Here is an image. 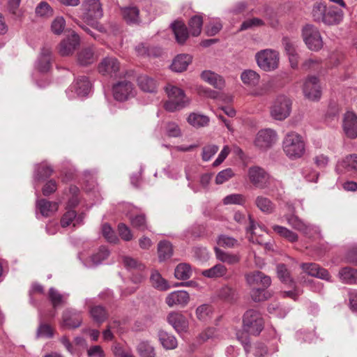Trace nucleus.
<instances>
[{
	"mask_svg": "<svg viewBox=\"0 0 357 357\" xmlns=\"http://www.w3.org/2000/svg\"><path fill=\"white\" fill-rule=\"evenodd\" d=\"M98 70L101 75L114 78L121 77L126 73L118 59L112 56L104 58L98 64Z\"/></svg>",
	"mask_w": 357,
	"mask_h": 357,
	"instance_id": "obj_5",
	"label": "nucleus"
},
{
	"mask_svg": "<svg viewBox=\"0 0 357 357\" xmlns=\"http://www.w3.org/2000/svg\"><path fill=\"white\" fill-rule=\"evenodd\" d=\"M227 273V268L222 264H218L211 268L204 270L202 275L208 278H218L225 276Z\"/></svg>",
	"mask_w": 357,
	"mask_h": 357,
	"instance_id": "obj_37",
	"label": "nucleus"
},
{
	"mask_svg": "<svg viewBox=\"0 0 357 357\" xmlns=\"http://www.w3.org/2000/svg\"><path fill=\"white\" fill-rule=\"evenodd\" d=\"M110 252L105 246H100L98 249L89 254L82 252L79 255V259L87 267H93L101 264L106 259Z\"/></svg>",
	"mask_w": 357,
	"mask_h": 357,
	"instance_id": "obj_11",
	"label": "nucleus"
},
{
	"mask_svg": "<svg viewBox=\"0 0 357 357\" xmlns=\"http://www.w3.org/2000/svg\"><path fill=\"white\" fill-rule=\"evenodd\" d=\"M82 6L84 11L83 19L88 23L93 19L102 17V9L99 0H84Z\"/></svg>",
	"mask_w": 357,
	"mask_h": 357,
	"instance_id": "obj_13",
	"label": "nucleus"
},
{
	"mask_svg": "<svg viewBox=\"0 0 357 357\" xmlns=\"http://www.w3.org/2000/svg\"><path fill=\"white\" fill-rule=\"evenodd\" d=\"M312 17L314 21L322 22L328 26L340 24L344 17L343 11L335 6L327 7L325 4L317 2L313 5Z\"/></svg>",
	"mask_w": 357,
	"mask_h": 357,
	"instance_id": "obj_1",
	"label": "nucleus"
},
{
	"mask_svg": "<svg viewBox=\"0 0 357 357\" xmlns=\"http://www.w3.org/2000/svg\"><path fill=\"white\" fill-rule=\"evenodd\" d=\"M158 339L162 346L166 349H174L177 347L176 337L165 331L160 330L158 332Z\"/></svg>",
	"mask_w": 357,
	"mask_h": 357,
	"instance_id": "obj_34",
	"label": "nucleus"
},
{
	"mask_svg": "<svg viewBox=\"0 0 357 357\" xmlns=\"http://www.w3.org/2000/svg\"><path fill=\"white\" fill-rule=\"evenodd\" d=\"M234 175L235 173L231 168H227L218 173L215 182L217 185L223 184L233 178Z\"/></svg>",
	"mask_w": 357,
	"mask_h": 357,
	"instance_id": "obj_56",
	"label": "nucleus"
},
{
	"mask_svg": "<svg viewBox=\"0 0 357 357\" xmlns=\"http://www.w3.org/2000/svg\"><path fill=\"white\" fill-rule=\"evenodd\" d=\"M89 313L93 320L98 324H102L108 317V314L105 309L100 305L91 307L89 310Z\"/></svg>",
	"mask_w": 357,
	"mask_h": 357,
	"instance_id": "obj_42",
	"label": "nucleus"
},
{
	"mask_svg": "<svg viewBox=\"0 0 357 357\" xmlns=\"http://www.w3.org/2000/svg\"><path fill=\"white\" fill-rule=\"evenodd\" d=\"M201 78L216 89H222L225 86L223 78L211 70H204L201 73Z\"/></svg>",
	"mask_w": 357,
	"mask_h": 357,
	"instance_id": "obj_27",
	"label": "nucleus"
},
{
	"mask_svg": "<svg viewBox=\"0 0 357 357\" xmlns=\"http://www.w3.org/2000/svg\"><path fill=\"white\" fill-rule=\"evenodd\" d=\"M83 217L82 215L76 218V213L73 210H68L66 213L63 215L61 220V225L63 227H66L73 222V227L77 225H81L82 222Z\"/></svg>",
	"mask_w": 357,
	"mask_h": 357,
	"instance_id": "obj_38",
	"label": "nucleus"
},
{
	"mask_svg": "<svg viewBox=\"0 0 357 357\" xmlns=\"http://www.w3.org/2000/svg\"><path fill=\"white\" fill-rule=\"evenodd\" d=\"M219 147L215 144H209L203 148L202 160L208 161L218 152Z\"/></svg>",
	"mask_w": 357,
	"mask_h": 357,
	"instance_id": "obj_62",
	"label": "nucleus"
},
{
	"mask_svg": "<svg viewBox=\"0 0 357 357\" xmlns=\"http://www.w3.org/2000/svg\"><path fill=\"white\" fill-rule=\"evenodd\" d=\"M158 258L163 261L170 258L173 254L172 244L167 241H161L158 245Z\"/></svg>",
	"mask_w": 357,
	"mask_h": 357,
	"instance_id": "obj_39",
	"label": "nucleus"
},
{
	"mask_svg": "<svg viewBox=\"0 0 357 357\" xmlns=\"http://www.w3.org/2000/svg\"><path fill=\"white\" fill-rule=\"evenodd\" d=\"M245 280L247 283L254 288L255 287L268 288L271 283V278L260 271H255L246 274Z\"/></svg>",
	"mask_w": 357,
	"mask_h": 357,
	"instance_id": "obj_18",
	"label": "nucleus"
},
{
	"mask_svg": "<svg viewBox=\"0 0 357 357\" xmlns=\"http://www.w3.org/2000/svg\"><path fill=\"white\" fill-rule=\"evenodd\" d=\"M150 280L152 286L160 291H166L170 288L168 282L157 271L152 272Z\"/></svg>",
	"mask_w": 357,
	"mask_h": 357,
	"instance_id": "obj_40",
	"label": "nucleus"
},
{
	"mask_svg": "<svg viewBox=\"0 0 357 357\" xmlns=\"http://www.w3.org/2000/svg\"><path fill=\"white\" fill-rule=\"evenodd\" d=\"M214 251L216 258L223 263L235 264L240 261V257L238 255L225 252L218 247L214 248Z\"/></svg>",
	"mask_w": 357,
	"mask_h": 357,
	"instance_id": "obj_36",
	"label": "nucleus"
},
{
	"mask_svg": "<svg viewBox=\"0 0 357 357\" xmlns=\"http://www.w3.org/2000/svg\"><path fill=\"white\" fill-rule=\"evenodd\" d=\"M278 141V135L272 129L266 128L259 130L255 139V145L261 151L271 149Z\"/></svg>",
	"mask_w": 357,
	"mask_h": 357,
	"instance_id": "obj_12",
	"label": "nucleus"
},
{
	"mask_svg": "<svg viewBox=\"0 0 357 357\" xmlns=\"http://www.w3.org/2000/svg\"><path fill=\"white\" fill-rule=\"evenodd\" d=\"M187 121L193 127L200 128L208 124L209 118L206 115L193 112L188 116Z\"/></svg>",
	"mask_w": 357,
	"mask_h": 357,
	"instance_id": "obj_41",
	"label": "nucleus"
},
{
	"mask_svg": "<svg viewBox=\"0 0 357 357\" xmlns=\"http://www.w3.org/2000/svg\"><path fill=\"white\" fill-rule=\"evenodd\" d=\"M248 177L250 181L256 187L260 189L270 188L273 179L266 171L257 166L251 167L248 169Z\"/></svg>",
	"mask_w": 357,
	"mask_h": 357,
	"instance_id": "obj_9",
	"label": "nucleus"
},
{
	"mask_svg": "<svg viewBox=\"0 0 357 357\" xmlns=\"http://www.w3.org/2000/svg\"><path fill=\"white\" fill-rule=\"evenodd\" d=\"M112 93L115 100L123 102L135 97L136 89L131 82L125 79L113 85Z\"/></svg>",
	"mask_w": 357,
	"mask_h": 357,
	"instance_id": "obj_8",
	"label": "nucleus"
},
{
	"mask_svg": "<svg viewBox=\"0 0 357 357\" xmlns=\"http://www.w3.org/2000/svg\"><path fill=\"white\" fill-rule=\"evenodd\" d=\"M97 59V56L95 54L94 49L93 47L83 48L77 54V61L81 66H88Z\"/></svg>",
	"mask_w": 357,
	"mask_h": 357,
	"instance_id": "obj_29",
	"label": "nucleus"
},
{
	"mask_svg": "<svg viewBox=\"0 0 357 357\" xmlns=\"http://www.w3.org/2000/svg\"><path fill=\"white\" fill-rule=\"evenodd\" d=\"M341 167L347 170H354L357 172V154L348 155L339 161L337 168Z\"/></svg>",
	"mask_w": 357,
	"mask_h": 357,
	"instance_id": "obj_44",
	"label": "nucleus"
},
{
	"mask_svg": "<svg viewBox=\"0 0 357 357\" xmlns=\"http://www.w3.org/2000/svg\"><path fill=\"white\" fill-rule=\"evenodd\" d=\"M52 172L53 169L50 166L47 165L46 163H42L38 165L34 175V178L35 180L40 181L45 178L50 177Z\"/></svg>",
	"mask_w": 357,
	"mask_h": 357,
	"instance_id": "obj_52",
	"label": "nucleus"
},
{
	"mask_svg": "<svg viewBox=\"0 0 357 357\" xmlns=\"http://www.w3.org/2000/svg\"><path fill=\"white\" fill-rule=\"evenodd\" d=\"M338 278L344 284H357V269L351 267H344L338 273Z\"/></svg>",
	"mask_w": 357,
	"mask_h": 357,
	"instance_id": "obj_28",
	"label": "nucleus"
},
{
	"mask_svg": "<svg viewBox=\"0 0 357 357\" xmlns=\"http://www.w3.org/2000/svg\"><path fill=\"white\" fill-rule=\"evenodd\" d=\"M272 229L279 236L286 238L290 242H295L298 240L297 234L284 227L273 225Z\"/></svg>",
	"mask_w": 357,
	"mask_h": 357,
	"instance_id": "obj_47",
	"label": "nucleus"
},
{
	"mask_svg": "<svg viewBox=\"0 0 357 357\" xmlns=\"http://www.w3.org/2000/svg\"><path fill=\"white\" fill-rule=\"evenodd\" d=\"M52 49L49 47H43L36 62V68L41 73L49 71L52 63Z\"/></svg>",
	"mask_w": 357,
	"mask_h": 357,
	"instance_id": "obj_21",
	"label": "nucleus"
},
{
	"mask_svg": "<svg viewBox=\"0 0 357 357\" xmlns=\"http://www.w3.org/2000/svg\"><path fill=\"white\" fill-rule=\"evenodd\" d=\"M303 93L308 99L312 100H317L320 98L321 87L316 77H309L305 80L303 85Z\"/></svg>",
	"mask_w": 357,
	"mask_h": 357,
	"instance_id": "obj_16",
	"label": "nucleus"
},
{
	"mask_svg": "<svg viewBox=\"0 0 357 357\" xmlns=\"http://www.w3.org/2000/svg\"><path fill=\"white\" fill-rule=\"evenodd\" d=\"M101 230L102 236L108 242L116 243L119 241L117 236L109 224H103Z\"/></svg>",
	"mask_w": 357,
	"mask_h": 357,
	"instance_id": "obj_57",
	"label": "nucleus"
},
{
	"mask_svg": "<svg viewBox=\"0 0 357 357\" xmlns=\"http://www.w3.org/2000/svg\"><path fill=\"white\" fill-rule=\"evenodd\" d=\"M258 66L263 70L269 72L275 70L279 64V53L271 49L258 52L255 55Z\"/></svg>",
	"mask_w": 357,
	"mask_h": 357,
	"instance_id": "obj_4",
	"label": "nucleus"
},
{
	"mask_svg": "<svg viewBox=\"0 0 357 357\" xmlns=\"http://www.w3.org/2000/svg\"><path fill=\"white\" fill-rule=\"evenodd\" d=\"M130 222L132 227L139 230L144 231L148 229L146 218L144 215H138L130 218Z\"/></svg>",
	"mask_w": 357,
	"mask_h": 357,
	"instance_id": "obj_58",
	"label": "nucleus"
},
{
	"mask_svg": "<svg viewBox=\"0 0 357 357\" xmlns=\"http://www.w3.org/2000/svg\"><path fill=\"white\" fill-rule=\"evenodd\" d=\"M303 270L309 275L316 277L325 280H330L329 273L325 268L314 263L302 264Z\"/></svg>",
	"mask_w": 357,
	"mask_h": 357,
	"instance_id": "obj_23",
	"label": "nucleus"
},
{
	"mask_svg": "<svg viewBox=\"0 0 357 357\" xmlns=\"http://www.w3.org/2000/svg\"><path fill=\"white\" fill-rule=\"evenodd\" d=\"M36 207L43 216H50L57 211L58 204L43 199L37 201Z\"/></svg>",
	"mask_w": 357,
	"mask_h": 357,
	"instance_id": "obj_31",
	"label": "nucleus"
},
{
	"mask_svg": "<svg viewBox=\"0 0 357 357\" xmlns=\"http://www.w3.org/2000/svg\"><path fill=\"white\" fill-rule=\"evenodd\" d=\"M222 29V24L218 19H213L206 26V33L209 36H215Z\"/></svg>",
	"mask_w": 357,
	"mask_h": 357,
	"instance_id": "obj_64",
	"label": "nucleus"
},
{
	"mask_svg": "<svg viewBox=\"0 0 357 357\" xmlns=\"http://www.w3.org/2000/svg\"><path fill=\"white\" fill-rule=\"evenodd\" d=\"M165 134L169 137H180L182 136L179 126L173 121H169L165 124Z\"/></svg>",
	"mask_w": 357,
	"mask_h": 357,
	"instance_id": "obj_55",
	"label": "nucleus"
},
{
	"mask_svg": "<svg viewBox=\"0 0 357 357\" xmlns=\"http://www.w3.org/2000/svg\"><path fill=\"white\" fill-rule=\"evenodd\" d=\"M342 130L347 137L357 138V114L353 111L346 112L342 117Z\"/></svg>",
	"mask_w": 357,
	"mask_h": 357,
	"instance_id": "obj_14",
	"label": "nucleus"
},
{
	"mask_svg": "<svg viewBox=\"0 0 357 357\" xmlns=\"http://www.w3.org/2000/svg\"><path fill=\"white\" fill-rule=\"evenodd\" d=\"M189 301V294L183 290L172 291L165 298V303L170 307L174 306H185Z\"/></svg>",
	"mask_w": 357,
	"mask_h": 357,
	"instance_id": "obj_19",
	"label": "nucleus"
},
{
	"mask_svg": "<svg viewBox=\"0 0 357 357\" xmlns=\"http://www.w3.org/2000/svg\"><path fill=\"white\" fill-rule=\"evenodd\" d=\"M172 26L176 41L180 44L184 43L188 38V31L184 23L175 22Z\"/></svg>",
	"mask_w": 357,
	"mask_h": 357,
	"instance_id": "obj_33",
	"label": "nucleus"
},
{
	"mask_svg": "<svg viewBox=\"0 0 357 357\" xmlns=\"http://www.w3.org/2000/svg\"><path fill=\"white\" fill-rule=\"evenodd\" d=\"M36 14L41 17H50L53 15V9L50 4L45 1H42L36 8Z\"/></svg>",
	"mask_w": 357,
	"mask_h": 357,
	"instance_id": "obj_54",
	"label": "nucleus"
},
{
	"mask_svg": "<svg viewBox=\"0 0 357 357\" xmlns=\"http://www.w3.org/2000/svg\"><path fill=\"white\" fill-rule=\"evenodd\" d=\"M284 50L288 55L291 66L295 68L298 64V54L297 52L298 40L295 38L284 37L282 40Z\"/></svg>",
	"mask_w": 357,
	"mask_h": 357,
	"instance_id": "obj_15",
	"label": "nucleus"
},
{
	"mask_svg": "<svg viewBox=\"0 0 357 357\" xmlns=\"http://www.w3.org/2000/svg\"><path fill=\"white\" fill-rule=\"evenodd\" d=\"M79 44V36L75 32H73L70 36L61 42L59 52L63 56H69L74 52Z\"/></svg>",
	"mask_w": 357,
	"mask_h": 357,
	"instance_id": "obj_17",
	"label": "nucleus"
},
{
	"mask_svg": "<svg viewBox=\"0 0 357 357\" xmlns=\"http://www.w3.org/2000/svg\"><path fill=\"white\" fill-rule=\"evenodd\" d=\"M66 26V21L63 17H56L51 24L52 31L56 35L61 34Z\"/></svg>",
	"mask_w": 357,
	"mask_h": 357,
	"instance_id": "obj_59",
	"label": "nucleus"
},
{
	"mask_svg": "<svg viewBox=\"0 0 357 357\" xmlns=\"http://www.w3.org/2000/svg\"><path fill=\"white\" fill-rule=\"evenodd\" d=\"M203 20L201 16L195 15L189 21V26L191 34L193 36H197L200 34L202 27Z\"/></svg>",
	"mask_w": 357,
	"mask_h": 357,
	"instance_id": "obj_50",
	"label": "nucleus"
},
{
	"mask_svg": "<svg viewBox=\"0 0 357 357\" xmlns=\"http://www.w3.org/2000/svg\"><path fill=\"white\" fill-rule=\"evenodd\" d=\"M71 88L75 91L78 96L84 97L90 92L91 84L86 77L82 76L76 79Z\"/></svg>",
	"mask_w": 357,
	"mask_h": 357,
	"instance_id": "obj_26",
	"label": "nucleus"
},
{
	"mask_svg": "<svg viewBox=\"0 0 357 357\" xmlns=\"http://www.w3.org/2000/svg\"><path fill=\"white\" fill-rule=\"evenodd\" d=\"M291 102L286 96H278L271 109V116L275 120L282 121L287 118L291 112Z\"/></svg>",
	"mask_w": 357,
	"mask_h": 357,
	"instance_id": "obj_10",
	"label": "nucleus"
},
{
	"mask_svg": "<svg viewBox=\"0 0 357 357\" xmlns=\"http://www.w3.org/2000/svg\"><path fill=\"white\" fill-rule=\"evenodd\" d=\"M137 351L140 357H155L154 347L148 341L140 342L137 347Z\"/></svg>",
	"mask_w": 357,
	"mask_h": 357,
	"instance_id": "obj_46",
	"label": "nucleus"
},
{
	"mask_svg": "<svg viewBox=\"0 0 357 357\" xmlns=\"http://www.w3.org/2000/svg\"><path fill=\"white\" fill-rule=\"evenodd\" d=\"M68 295L61 294L56 289L51 287L49 290V299L54 308L66 303Z\"/></svg>",
	"mask_w": 357,
	"mask_h": 357,
	"instance_id": "obj_45",
	"label": "nucleus"
},
{
	"mask_svg": "<svg viewBox=\"0 0 357 357\" xmlns=\"http://www.w3.org/2000/svg\"><path fill=\"white\" fill-rule=\"evenodd\" d=\"M167 321L178 333L185 332L188 328V319L179 312L169 313L167 316Z\"/></svg>",
	"mask_w": 357,
	"mask_h": 357,
	"instance_id": "obj_22",
	"label": "nucleus"
},
{
	"mask_svg": "<svg viewBox=\"0 0 357 357\" xmlns=\"http://www.w3.org/2000/svg\"><path fill=\"white\" fill-rule=\"evenodd\" d=\"M266 289L261 287L253 288L250 293L252 299L255 302H260L267 299L268 296L265 291Z\"/></svg>",
	"mask_w": 357,
	"mask_h": 357,
	"instance_id": "obj_61",
	"label": "nucleus"
},
{
	"mask_svg": "<svg viewBox=\"0 0 357 357\" xmlns=\"http://www.w3.org/2000/svg\"><path fill=\"white\" fill-rule=\"evenodd\" d=\"M255 205L261 213L266 215L273 213L276 209L275 204L264 195H258L255 197Z\"/></svg>",
	"mask_w": 357,
	"mask_h": 357,
	"instance_id": "obj_24",
	"label": "nucleus"
},
{
	"mask_svg": "<svg viewBox=\"0 0 357 357\" xmlns=\"http://www.w3.org/2000/svg\"><path fill=\"white\" fill-rule=\"evenodd\" d=\"M241 79L248 86H255L260 80V75L252 70H245L241 73Z\"/></svg>",
	"mask_w": 357,
	"mask_h": 357,
	"instance_id": "obj_35",
	"label": "nucleus"
},
{
	"mask_svg": "<svg viewBox=\"0 0 357 357\" xmlns=\"http://www.w3.org/2000/svg\"><path fill=\"white\" fill-rule=\"evenodd\" d=\"M286 220L288 224L290 225L294 229L302 231L306 235L310 236L312 230L317 231V228L311 225H306L294 215H287Z\"/></svg>",
	"mask_w": 357,
	"mask_h": 357,
	"instance_id": "obj_25",
	"label": "nucleus"
},
{
	"mask_svg": "<svg viewBox=\"0 0 357 357\" xmlns=\"http://www.w3.org/2000/svg\"><path fill=\"white\" fill-rule=\"evenodd\" d=\"M112 349L114 357H135L130 349H124L119 344L113 345Z\"/></svg>",
	"mask_w": 357,
	"mask_h": 357,
	"instance_id": "obj_60",
	"label": "nucleus"
},
{
	"mask_svg": "<svg viewBox=\"0 0 357 357\" xmlns=\"http://www.w3.org/2000/svg\"><path fill=\"white\" fill-rule=\"evenodd\" d=\"M213 311L211 305L203 304L196 309V315L200 321H206L211 317Z\"/></svg>",
	"mask_w": 357,
	"mask_h": 357,
	"instance_id": "obj_53",
	"label": "nucleus"
},
{
	"mask_svg": "<svg viewBox=\"0 0 357 357\" xmlns=\"http://www.w3.org/2000/svg\"><path fill=\"white\" fill-rule=\"evenodd\" d=\"M165 91L168 96V100L165 103L164 107L167 111L174 112L189 105L190 99L180 88L172 84H167L165 87Z\"/></svg>",
	"mask_w": 357,
	"mask_h": 357,
	"instance_id": "obj_3",
	"label": "nucleus"
},
{
	"mask_svg": "<svg viewBox=\"0 0 357 357\" xmlns=\"http://www.w3.org/2000/svg\"><path fill=\"white\" fill-rule=\"evenodd\" d=\"M302 36L307 47L312 51H318L323 47L319 31L314 26L307 24L303 28Z\"/></svg>",
	"mask_w": 357,
	"mask_h": 357,
	"instance_id": "obj_7",
	"label": "nucleus"
},
{
	"mask_svg": "<svg viewBox=\"0 0 357 357\" xmlns=\"http://www.w3.org/2000/svg\"><path fill=\"white\" fill-rule=\"evenodd\" d=\"M123 263L125 267L128 269H137L141 271L144 268V266L143 264L139 263L137 260L130 257H123Z\"/></svg>",
	"mask_w": 357,
	"mask_h": 357,
	"instance_id": "obj_63",
	"label": "nucleus"
},
{
	"mask_svg": "<svg viewBox=\"0 0 357 357\" xmlns=\"http://www.w3.org/2000/svg\"><path fill=\"white\" fill-rule=\"evenodd\" d=\"M137 84L139 87L144 92L154 93L156 91V82L147 75H139L137 78Z\"/></svg>",
	"mask_w": 357,
	"mask_h": 357,
	"instance_id": "obj_32",
	"label": "nucleus"
},
{
	"mask_svg": "<svg viewBox=\"0 0 357 357\" xmlns=\"http://www.w3.org/2000/svg\"><path fill=\"white\" fill-rule=\"evenodd\" d=\"M263 328V319L260 314L254 310H248L243 316V329L248 333L257 335Z\"/></svg>",
	"mask_w": 357,
	"mask_h": 357,
	"instance_id": "obj_6",
	"label": "nucleus"
},
{
	"mask_svg": "<svg viewBox=\"0 0 357 357\" xmlns=\"http://www.w3.org/2000/svg\"><path fill=\"white\" fill-rule=\"evenodd\" d=\"M282 149L289 158L296 160L305 154V143L301 135L295 132H289L282 140Z\"/></svg>",
	"mask_w": 357,
	"mask_h": 357,
	"instance_id": "obj_2",
	"label": "nucleus"
},
{
	"mask_svg": "<svg viewBox=\"0 0 357 357\" xmlns=\"http://www.w3.org/2000/svg\"><path fill=\"white\" fill-rule=\"evenodd\" d=\"M246 202V197L243 194L234 193L227 195L222 199L224 205H240L243 206Z\"/></svg>",
	"mask_w": 357,
	"mask_h": 357,
	"instance_id": "obj_48",
	"label": "nucleus"
},
{
	"mask_svg": "<svg viewBox=\"0 0 357 357\" xmlns=\"http://www.w3.org/2000/svg\"><path fill=\"white\" fill-rule=\"evenodd\" d=\"M139 8L135 6L122 8V15L128 23L139 22Z\"/></svg>",
	"mask_w": 357,
	"mask_h": 357,
	"instance_id": "obj_43",
	"label": "nucleus"
},
{
	"mask_svg": "<svg viewBox=\"0 0 357 357\" xmlns=\"http://www.w3.org/2000/svg\"><path fill=\"white\" fill-rule=\"evenodd\" d=\"M192 274L191 267L188 264H178L174 271V275L178 280H187Z\"/></svg>",
	"mask_w": 357,
	"mask_h": 357,
	"instance_id": "obj_49",
	"label": "nucleus"
},
{
	"mask_svg": "<svg viewBox=\"0 0 357 357\" xmlns=\"http://www.w3.org/2000/svg\"><path fill=\"white\" fill-rule=\"evenodd\" d=\"M192 61L189 54H182L176 56L172 61L171 68L173 71L181 73L185 70Z\"/></svg>",
	"mask_w": 357,
	"mask_h": 357,
	"instance_id": "obj_30",
	"label": "nucleus"
},
{
	"mask_svg": "<svg viewBox=\"0 0 357 357\" xmlns=\"http://www.w3.org/2000/svg\"><path fill=\"white\" fill-rule=\"evenodd\" d=\"M63 326L68 328H75L82 324L81 313L75 310L67 309L62 316Z\"/></svg>",
	"mask_w": 357,
	"mask_h": 357,
	"instance_id": "obj_20",
	"label": "nucleus"
},
{
	"mask_svg": "<svg viewBox=\"0 0 357 357\" xmlns=\"http://www.w3.org/2000/svg\"><path fill=\"white\" fill-rule=\"evenodd\" d=\"M217 244L220 247L231 248L238 245V242L231 236L221 234L217 238Z\"/></svg>",
	"mask_w": 357,
	"mask_h": 357,
	"instance_id": "obj_51",
	"label": "nucleus"
}]
</instances>
